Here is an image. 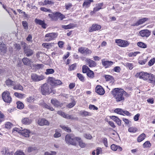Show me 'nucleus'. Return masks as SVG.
Masks as SVG:
<instances>
[{
	"mask_svg": "<svg viewBox=\"0 0 155 155\" xmlns=\"http://www.w3.org/2000/svg\"><path fill=\"white\" fill-rule=\"evenodd\" d=\"M140 53L139 51H136L134 52H130L129 53L128 55L129 57H132L135 56L137 54Z\"/></svg>",
	"mask_w": 155,
	"mask_h": 155,
	"instance_id": "603ef678",
	"label": "nucleus"
},
{
	"mask_svg": "<svg viewBox=\"0 0 155 155\" xmlns=\"http://www.w3.org/2000/svg\"><path fill=\"white\" fill-rule=\"evenodd\" d=\"M57 12L55 13H52V14H49L48 16L51 20L56 21L57 20Z\"/></svg>",
	"mask_w": 155,
	"mask_h": 155,
	"instance_id": "bb28decb",
	"label": "nucleus"
},
{
	"mask_svg": "<svg viewBox=\"0 0 155 155\" xmlns=\"http://www.w3.org/2000/svg\"><path fill=\"white\" fill-rule=\"evenodd\" d=\"M60 127L62 129L67 132H70L71 131L70 128L68 127L62 125H60Z\"/></svg>",
	"mask_w": 155,
	"mask_h": 155,
	"instance_id": "79ce46f5",
	"label": "nucleus"
},
{
	"mask_svg": "<svg viewBox=\"0 0 155 155\" xmlns=\"http://www.w3.org/2000/svg\"><path fill=\"white\" fill-rule=\"evenodd\" d=\"M125 93L122 89L119 88H115L111 91L112 94L117 102L123 101H124V94Z\"/></svg>",
	"mask_w": 155,
	"mask_h": 155,
	"instance_id": "f257e3e1",
	"label": "nucleus"
},
{
	"mask_svg": "<svg viewBox=\"0 0 155 155\" xmlns=\"http://www.w3.org/2000/svg\"><path fill=\"white\" fill-rule=\"evenodd\" d=\"M56 16H57V20L58 18H59L60 20H61L65 18L64 15L60 12H57V15Z\"/></svg>",
	"mask_w": 155,
	"mask_h": 155,
	"instance_id": "37998d69",
	"label": "nucleus"
},
{
	"mask_svg": "<svg viewBox=\"0 0 155 155\" xmlns=\"http://www.w3.org/2000/svg\"><path fill=\"white\" fill-rule=\"evenodd\" d=\"M13 126V124L10 122H7L5 123V127L7 129H10Z\"/></svg>",
	"mask_w": 155,
	"mask_h": 155,
	"instance_id": "a18cd8bd",
	"label": "nucleus"
},
{
	"mask_svg": "<svg viewBox=\"0 0 155 155\" xmlns=\"http://www.w3.org/2000/svg\"><path fill=\"white\" fill-rule=\"evenodd\" d=\"M87 74L90 78H93L94 77V74L93 72L90 70L87 72Z\"/></svg>",
	"mask_w": 155,
	"mask_h": 155,
	"instance_id": "4c0bfd02",
	"label": "nucleus"
},
{
	"mask_svg": "<svg viewBox=\"0 0 155 155\" xmlns=\"http://www.w3.org/2000/svg\"><path fill=\"white\" fill-rule=\"evenodd\" d=\"M139 34L142 37H148L150 35L151 32L147 29H144L140 31Z\"/></svg>",
	"mask_w": 155,
	"mask_h": 155,
	"instance_id": "ddd939ff",
	"label": "nucleus"
},
{
	"mask_svg": "<svg viewBox=\"0 0 155 155\" xmlns=\"http://www.w3.org/2000/svg\"><path fill=\"white\" fill-rule=\"evenodd\" d=\"M14 95L18 98H22L24 95V94L19 93L17 92H15L14 94Z\"/></svg>",
	"mask_w": 155,
	"mask_h": 155,
	"instance_id": "8fccbe9b",
	"label": "nucleus"
},
{
	"mask_svg": "<svg viewBox=\"0 0 155 155\" xmlns=\"http://www.w3.org/2000/svg\"><path fill=\"white\" fill-rule=\"evenodd\" d=\"M22 24L24 29L26 30H28V28L27 22L26 21H24L22 22Z\"/></svg>",
	"mask_w": 155,
	"mask_h": 155,
	"instance_id": "de8ad7c7",
	"label": "nucleus"
},
{
	"mask_svg": "<svg viewBox=\"0 0 155 155\" xmlns=\"http://www.w3.org/2000/svg\"><path fill=\"white\" fill-rule=\"evenodd\" d=\"M102 65L107 68L111 66L113 64V62L111 61H105L104 60H102Z\"/></svg>",
	"mask_w": 155,
	"mask_h": 155,
	"instance_id": "aec40b11",
	"label": "nucleus"
},
{
	"mask_svg": "<svg viewBox=\"0 0 155 155\" xmlns=\"http://www.w3.org/2000/svg\"><path fill=\"white\" fill-rule=\"evenodd\" d=\"M38 123L41 126L48 125L49 124V122L45 119H39L38 120Z\"/></svg>",
	"mask_w": 155,
	"mask_h": 155,
	"instance_id": "6ab92c4d",
	"label": "nucleus"
},
{
	"mask_svg": "<svg viewBox=\"0 0 155 155\" xmlns=\"http://www.w3.org/2000/svg\"><path fill=\"white\" fill-rule=\"evenodd\" d=\"M54 4V2L51 1L45 0L44 2L41 4V5H53Z\"/></svg>",
	"mask_w": 155,
	"mask_h": 155,
	"instance_id": "e433bc0d",
	"label": "nucleus"
},
{
	"mask_svg": "<svg viewBox=\"0 0 155 155\" xmlns=\"http://www.w3.org/2000/svg\"><path fill=\"white\" fill-rule=\"evenodd\" d=\"M93 0H87L85 1L83 4V7L84 8H86L89 7L91 5V3L93 2Z\"/></svg>",
	"mask_w": 155,
	"mask_h": 155,
	"instance_id": "a878e982",
	"label": "nucleus"
},
{
	"mask_svg": "<svg viewBox=\"0 0 155 155\" xmlns=\"http://www.w3.org/2000/svg\"><path fill=\"white\" fill-rule=\"evenodd\" d=\"M101 28V26L97 24H93L89 29V31L92 32L94 31H98Z\"/></svg>",
	"mask_w": 155,
	"mask_h": 155,
	"instance_id": "4468645a",
	"label": "nucleus"
},
{
	"mask_svg": "<svg viewBox=\"0 0 155 155\" xmlns=\"http://www.w3.org/2000/svg\"><path fill=\"white\" fill-rule=\"evenodd\" d=\"M126 66L129 69L131 70L133 68V64L130 63H125Z\"/></svg>",
	"mask_w": 155,
	"mask_h": 155,
	"instance_id": "5fc2aeb1",
	"label": "nucleus"
},
{
	"mask_svg": "<svg viewBox=\"0 0 155 155\" xmlns=\"http://www.w3.org/2000/svg\"><path fill=\"white\" fill-rule=\"evenodd\" d=\"M151 146V144L148 141H146L143 144V148L149 147Z\"/></svg>",
	"mask_w": 155,
	"mask_h": 155,
	"instance_id": "09e8293b",
	"label": "nucleus"
},
{
	"mask_svg": "<svg viewBox=\"0 0 155 155\" xmlns=\"http://www.w3.org/2000/svg\"><path fill=\"white\" fill-rule=\"evenodd\" d=\"M35 22L37 24L41 26V27L45 29L47 27V24L45 23L44 21H42L40 19L36 18L35 19Z\"/></svg>",
	"mask_w": 155,
	"mask_h": 155,
	"instance_id": "f3484780",
	"label": "nucleus"
},
{
	"mask_svg": "<svg viewBox=\"0 0 155 155\" xmlns=\"http://www.w3.org/2000/svg\"><path fill=\"white\" fill-rule=\"evenodd\" d=\"M61 136V134L57 131L56 130L55 131V133L54 134V137L55 138H58L60 137Z\"/></svg>",
	"mask_w": 155,
	"mask_h": 155,
	"instance_id": "774afa93",
	"label": "nucleus"
},
{
	"mask_svg": "<svg viewBox=\"0 0 155 155\" xmlns=\"http://www.w3.org/2000/svg\"><path fill=\"white\" fill-rule=\"evenodd\" d=\"M78 52L82 54H90L92 53V51L87 48H85L83 47H81L78 49Z\"/></svg>",
	"mask_w": 155,
	"mask_h": 155,
	"instance_id": "f8f14e48",
	"label": "nucleus"
},
{
	"mask_svg": "<svg viewBox=\"0 0 155 155\" xmlns=\"http://www.w3.org/2000/svg\"><path fill=\"white\" fill-rule=\"evenodd\" d=\"M149 74L146 72H141L137 73L136 75L137 78L140 79H142L144 80H147Z\"/></svg>",
	"mask_w": 155,
	"mask_h": 155,
	"instance_id": "1a4fd4ad",
	"label": "nucleus"
},
{
	"mask_svg": "<svg viewBox=\"0 0 155 155\" xmlns=\"http://www.w3.org/2000/svg\"><path fill=\"white\" fill-rule=\"evenodd\" d=\"M27 101L29 103H32L34 101V98L33 97H30L26 99Z\"/></svg>",
	"mask_w": 155,
	"mask_h": 155,
	"instance_id": "13d9d810",
	"label": "nucleus"
},
{
	"mask_svg": "<svg viewBox=\"0 0 155 155\" xmlns=\"http://www.w3.org/2000/svg\"><path fill=\"white\" fill-rule=\"evenodd\" d=\"M146 137V135L144 133H142L137 137V142H141L145 139Z\"/></svg>",
	"mask_w": 155,
	"mask_h": 155,
	"instance_id": "c756f323",
	"label": "nucleus"
},
{
	"mask_svg": "<svg viewBox=\"0 0 155 155\" xmlns=\"http://www.w3.org/2000/svg\"><path fill=\"white\" fill-rule=\"evenodd\" d=\"M147 58H148L147 57L145 59L142 60H140L139 61V63L141 65L144 64H145V63L147 61Z\"/></svg>",
	"mask_w": 155,
	"mask_h": 155,
	"instance_id": "0e129e2a",
	"label": "nucleus"
},
{
	"mask_svg": "<svg viewBox=\"0 0 155 155\" xmlns=\"http://www.w3.org/2000/svg\"><path fill=\"white\" fill-rule=\"evenodd\" d=\"M60 127L62 129L67 132H70L71 131L70 128L68 127L62 125H60Z\"/></svg>",
	"mask_w": 155,
	"mask_h": 155,
	"instance_id": "a19ab883",
	"label": "nucleus"
},
{
	"mask_svg": "<svg viewBox=\"0 0 155 155\" xmlns=\"http://www.w3.org/2000/svg\"><path fill=\"white\" fill-rule=\"evenodd\" d=\"M84 137L87 139L89 140H90L92 138V136L89 134H84Z\"/></svg>",
	"mask_w": 155,
	"mask_h": 155,
	"instance_id": "69168bd1",
	"label": "nucleus"
},
{
	"mask_svg": "<svg viewBox=\"0 0 155 155\" xmlns=\"http://www.w3.org/2000/svg\"><path fill=\"white\" fill-rule=\"evenodd\" d=\"M148 79L147 81L149 83L155 84V76L154 75L150 73Z\"/></svg>",
	"mask_w": 155,
	"mask_h": 155,
	"instance_id": "b1692460",
	"label": "nucleus"
},
{
	"mask_svg": "<svg viewBox=\"0 0 155 155\" xmlns=\"http://www.w3.org/2000/svg\"><path fill=\"white\" fill-rule=\"evenodd\" d=\"M21 134L25 137H29V134L30 133V131L27 129L22 130V128H21Z\"/></svg>",
	"mask_w": 155,
	"mask_h": 155,
	"instance_id": "4be33fe9",
	"label": "nucleus"
},
{
	"mask_svg": "<svg viewBox=\"0 0 155 155\" xmlns=\"http://www.w3.org/2000/svg\"><path fill=\"white\" fill-rule=\"evenodd\" d=\"M117 146L114 144H113L111 146V149L114 151L117 150Z\"/></svg>",
	"mask_w": 155,
	"mask_h": 155,
	"instance_id": "338daca9",
	"label": "nucleus"
},
{
	"mask_svg": "<svg viewBox=\"0 0 155 155\" xmlns=\"http://www.w3.org/2000/svg\"><path fill=\"white\" fill-rule=\"evenodd\" d=\"M31 78L32 81L35 82H38L43 80L45 77L43 75H38L36 74L33 73L31 74Z\"/></svg>",
	"mask_w": 155,
	"mask_h": 155,
	"instance_id": "6e6552de",
	"label": "nucleus"
},
{
	"mask_svg": "<svg viewBox=\"0 0 155 155\" xmlns=\"http://www.w3.org/2000/svg\"><path fill=\"white\" fill-rule=\"evenodd\" d=\"M155 62V58L151 59L148 62V64L150 66L153 65Z\"/></svg>",
	"mask_w": 155,
	"mask_h": 155,
	"instance_id": "680f3d73",
	"label": "nucleus"
},
{
	"mask_svg": "<svg viewBox=\"0 0 155 155\" xmlns=\"http://www.w3.org/2000/svg\"><path fill=\"white\" fill-rule=\"evenodd\" d=\"M95 91L99 94L102 95L105 93L103 87L100 85H97L95 88Z\"/></svg>",
	"mask_w": 155,
	"mask_h": 155,
	"instance_id": "a211bd4d",
	"label": "nucleus"
},
{
	"mask_svg": "<svg viewBox=\"0 0 155 155\" xmlns=\"http://www.w3.org/2000/svg\"><path fill=\"white\" fill-rule=\"evenodd\" d=\"M57 153L55 151H51L50 152H45L44 155H56Z\"/></svg>",
	"mask_w": 155,
	"mask_h": 155,
	"instance_id": "49530a36",
	"label": "nucleus"
},
{
	"mask_svg": "<svg viewBox=\"0 0 155 155\" xmlns=\"http://www.w3.org/2000/svg\"><path fill=\"white\" fill-rule=\"evenodd\" d=\"M105 78L107 81L111 80L113 79V77L112 76L108 75H105Z\"/></svg>",
	"mask_w": 155,
	"mask_h": 155,
	"instance_id": "052dcab7",
	"label": "nucleus"
},
{
	"mask_svg": "<svg viewBox=\"0 0 155 155\" xmlns=\"http://www.w3.org/2000/svg\"><path fill=\"white\" fill-rule=\"evenodd\" d=\"M13 89L15 90H19L21 91L23 90V88L22 86L19 84H14L13 86Z\"/></svg>",
	"mask_w": 155,
	"mask_h": 155,
	"instance_id": "c85d7f7f",
	"label": "nucleus"
},
{
	"mask_svg": "<svg viewBox=\"0 0 155 155\" xmlns=\"http://www.w3.org/2000/svg\"><path fill=\"white\" fill-rule=\"evenodd\" d=\"M48 80L52 86L60 85L62 84V82L60 80H56L52 77H49Z\"/></svg>",
	"mask_w": 155,
	"mask_h": 155,
	"instance_id": "9d476101",
	"label": "nucleus"
},
{
	"mask_svg": "<svg viewBox=\"0 0 155 155\" xmlns=\"http://www.w3.org/2000/svg\"><path fill=\"white\" fill-rule=\"evenodd\" d=\"M76 66V64H74L69 67V70L71 71L75 69Z\"/></svg>",
	"mask_w": 155,
	"mask_h": 155,
	"instance_id": "bf43d9fd",
	"label": "nucleus"
},
{
	"mask_svg": "<svg viewBox=\"0 0 155 155\" xmlns=\"http://www.w3.org/2000/svg\"><path fill=\"white\" fill-rule=\"evenodd\" d=\"M41 91L42 94L45 95L51 93L52 90L50 86L47 84H45L41 86Z\"/></svg>",
	"mask_w": 155,
	"mask_h": 155,
	"instance_id": "7ed1b4c3",
	"label": "nucleus"
},
{
	"mask_svg": "<svg viewBox=\"0 0 155 155\" xmlns=\"http://www.w3.org/2000/svg\"><path fill=\"white\" fill-rule=\"evenodd\" d=\"M90 70V68L87 66L84 65L82 67V72L84 73H87Z\"/></svg>",
	"mask_w": 155,
	"mask_h": 155,
	"instance_id": "58836bf2",
	"label": "nucleus"
},
{
	"mask_svg": "<svg viewBox=\"0 0 155 155\" xmlns=\"http://www.w3.org/2000/svg\"><path fill=\"white\" fill-rule=\"evenodd\" d=\"M14 155H25V153L22 151L18 150L17 151L14 153Z\"/></svg>",
	"mask_w": 155,
	"mask_h": 155,
	"instance_id": "864d4df0",
	"label": "nucleus"
},
{
	"mask_svg": "<svg viewBox=\"0 0 155 155\" xmlns=\"http://www.w3.org/2000/svg\"><path fill=\"white\" fill-rule=\"evenodd\" d=\"M114 112L120 114H123V111L120 108H117L115 110Z\"/></svg>",
	"mask_w": 155,
	"mask_h": 155,
	"instance_id": "3c124183",
	"label": "nucleus"
},
{
	"mask_svg": "<svg viewBox=\"0 0 155 155\" xmlns=\"http://www.w3.org/2000/svg\"><path fill=\"white\" fill-rule=\"evenodd\" d=\"M6 84L8 87H11L14 86L15 82L10 79H8L5 81Z\"/></svg>",
	"mask_w": 155,
	"mask_h": 155,
	"instance_id": "473e14b6",
	"label": "nucleus"
},
{
	"mask_svg": "<svg viewBox=\"0 0 155 155\" xmlns=\"http://www.w3.org/2000/svg\"><path fill=\"white\" fill-rule=\"evenodd\" d=\"M75 27V25L73 23H70L68 25H62V28L65 29H70L73 28Z\"/></svg>",
	"mask_w": 155,
	"mask_h": 155,
	"instance_id": "cd10ccee",
	"label": "nucleus"
},
{
	"mask_svg": "<svg viewBox=\"0 0 155 155\" xmlns=\"http://www.w3.org/2000/svg\"><path fill=\"white\" fill-rule=\"evenodd\" d=\"M24 50L25 54L27 57L32 55L34 54L33 51L30 48L26 47L27 44L25 43H23L22 44Z\"/></svg>",
	"mask_w": 155,
	"mask_h": 155,
	"instance_id": "423d86ee",
	"label": "nucleus"
},
{
	"mask_svg": "<svg viewBox=\"0 0 155 155\" xmlns=\"http://www.w3.org/2000/svg\"><path fill=\"white\" fill-rule=\"evenodd\" d=\"M85 61L87 63V64L90 67H94L96 66L97 64L96 62L90 59L87 58L85 60Z\"/></svg>",
	"mask_w": 155,
	"mask_h": 155,
	"instance_id": "dca6fc26",
	"label": "nucleus"
},
{
	"mask_svg": "<svg viewBox=\"0 0 155 155\" xmlns=\"http://www.w3.org/2000/svg\"><path fill=\"white\" fill-rule=\"evenodd\" d=\"M51 102L52 104L55 107H58L60 105V103L55 99H51Z\"/></svg>",
	"mask_w": 155,
	"mask_h": 155,
	"instance_id": "2f4dec72",
	"label": "nucleus"
},
{
	"mask_svg": "<svg viewBox=\"0 0 155 155\" xmlns=\"http://www.w3.org/2000/svg\"><path fill=\"white\" fill-rule=\"evenodd\" d=\"M78 141L79 143V146L81 148H84L86 146L85 143L83 142L82 140H81L80 138V140H77Z\"/></svg>",
	"mask_w": 155,
	"mask_h": 155,
	"instance_id": "c03bdc74",
	"label": "nucleus"
},
{
	"mask_svg": "<svg viewBox=\"0 0 155 155\" xmlns=\"http://www.w3.org/2000/svg\"><path fill=\"white\" fill-rule=\"evenodd\" d=\"M137 45L141 48H145L147 47V45L143 42H139L137 43Z\"/></svg>",
	"mask_w": 155,
	"mask_h": 155,
	"instance_id": "72a5a7b5",
	"label": "nucleus"
},
{
	"mask_svg": "<svg viewBox=\"0 0 155 155\" xmlns=\"http://www.w3.org/2000/svg\"><path fill=\"white\" fill-rule=\"evenodd\" d=\"M4 114L0 111V124L4 121Z\"/></svg>",
	"mask_w": 155,
	"mask_h": 155,
	"instance_id": "e2e57ef3",
	"label": "nucleus"
},
{
	"mask_svg": "<svg viewBox=\"0 0 155 155\" xmlns=\"http://www.w3.org/2000/svg\"><path fill=\"white\" fill-rule=\"evenodd\" d=\"M38 151V147L35 146H29L27 148V152L32 154L37 153Z\"/></svg>",
	"mask_w": 155,
	"mask_h": 155,
	"instance_id": "9b49d317",
	"label": "nucleus"
},
{
	"mask_svg": "<svg viewBox=\"0 0 155 155\" xmlns=\"http://www.w3.org/2000/svg\"><path fill=\"white\" fill-rule=\"evenodd\" d=\"M80 140V137H75L72 134H68L65 137V140L66 143L74 145H76L77 140Z\"/></svg>",
	"mask_w": 155,
	"mask_h": 155,
	"instance_id": "f03ea898",
	"label": "nucleus"
},
{
	"mask_svg": "<svg viewBox=\"0 0 155 155\" xmlns=\"http://www.w3.org/2000/svg\"><path fill=\"white\" fill-rule=\"evenodd\" d=\"M22 122L25 124H31L32 122V120L31 118H25L22 120Z\"/></svg>",
	"mask_w": 155,
	"mask_h": 155,
	"instance_id": "393cba45",
	"label": "nucleus"
},
{
	"mask_svg": "<svg viewBox=\"0 0 155 155\" xmlns=\"http://www.w3.org/2000/svg\"><path fill=\"white\" fill-rule=\"evenodd\" d=\"M7 47L3 43L0 42V51L3 53L5 54L7 52Z\"/></svg>",
	"mask_w": 155,
	"mask_h": 155,
	"instance_id": "5701e85b",
	"label": "nucleus"
},
{
	"mask_svg": "<svg viewBox=\"0 0 155 155\" xmlns=\"http://www.w3.org/2000/svg\"><path fill=\"white\" fill-rule=\"evenodd\" d=\"M58 35L56 33L52 32L46 34L45 37V40L46 41H49L55 39L57 37Z\"/></svg>",
	"mask_w": 155,
	"mask_h": 155,
	"instance_id": "39448f33",
	"label": "nucleus"
},
{
	"mask_svg": "<svg viewBox=\"0 0 155 155\" xmlns=\"http://www.w3.org/2000/svg\"><path fill=\"white\" fill-rule=\"evenodd\" d=\"M54 72V69L52 68H48L46 69V71L45 72V74L46 75H48L53 74Z\"/></svg>",
	"mask_w": 155,
	"mask_h": 155,
	"instance_id": "f704fd0d",
	"label": "nucleus"
},
{
	"mask_svg": "<svg viewBox=\"0 0 155 155\" xmlns=\"http://www.w3.org/2000/svg\"><path fill=\"white\" fill-rule=\"evenodd\" d=\"M40 9L41 11H43L44 12H48L49 13H52L51 10L49 9H47L44 7H41L40 8Z\"/></svg>",
	"mask_w": 155,
	"mask_h": 155,
	"instance_id": "4d7b16f0",
	"label": "nucleus"
},
{
	"mask_svg": "<svg viewBox=\"0 0 155 155\" xmlns=\"http://www.w3.org/2000/svg\"><path fill=\"white\" fill-rule=\"evenodd\" d=\"M77 76L80 81L83 82L84 81V78L82 74H81L78 73L77 74Z\"/></svg>",
	"mask_w": 155,
	"mask_h": 155,
	"instance_id": "6e6d98bb",
	"label": "nucleus"
},
{
	"mask_svg": "<svg viewBox=\"0 0 155 155\" xmlns=\"http://www.w3.org/2000/svg\"><path fill=\"white\" fill-rule=\"evenodd\" d=\"M22 60L25 65H28L30 63V60L27 58H23Z\"/></svg>",
	"mask_w": 155,
	"mask_h": 155,
	"instance_id": "c9c22d12",
	"label": "nucleus"
},
{
	"mask_svg": "<svg viewBox=\"0 0 155 155\" xmlns=\"http://www.w3.org/2000/svg\"><path fill=\"white\" fill-rule=\"evenodd\" d=\"M2 98L4 102L10 104L12 101V98L10 96V92L6 91L2 94Z\"/></svg>",
	"mask_w": 155,
	"mask_h": 155,
	"instance_id": "20e7f679",
	"label": "nucleus"
},
{
	"mask_svg": "<svg viewBox=\"0 0 155 155\" xmlns=\"http://www.w3.org/2000/svg\"><path fill=\"white\" fill-rule=\"evenodd\" d=\"M148 20V18H144L138 20L136 22L134 23L132 25L133 26H138L145 22V21Z\"/></svg>",
	"mask_w": 155,
	"mask_h": 155,
	"instance_id": "2eb2a0df",
	"label": "nucleus"
},
{
	"mask_svg": "<svg viewBox=\"0 0 155 155\" xmlns=\"http://www.w3.org/2000/svg\"><path fill=\"white\" fill-rule=\"evenodd\" d=\"M58 114L66 118L72 120L74 119V118L72 116L68 114L66 115L64 113L61 111H58Z\"/></svg>",
	"mask_w": 155,
	"mask_h": 155,
	"instance_id": "412c9836",
	"label": "nucleus"
},
{
	"mask_svg": "<svg viewBox=\"0 0 155 155\" xmlns=\"http://www.w3.org/2000/svg\"><path fill=\"white\" fill-rule=\"evenodd\" d=\"M128 130L130 132L135 133L137 131V129L135 127H131L129 128Z\"/></svg>",
	"mask_w": 155,
	"mask_h": 155,
	"instance_id": "ea45409f",
	"label": "nucleus"
},
{
	"mask_svg": "<svg viewBox=\"0 0 155 155\" xmlns=\"http://www.w3.org/2000/svg\"><path fill=\"white\" fill-rule=\"evenodd\" d=\"M115 42L117 43L118 46L122 47H127L130 44L129 42L127 41L120 39H116Z\"/></svg>",
	"mask_w": 155,
	"mask_h": 155,
	"instance_id": "0eeeda50",
	"label": "nucleus"
},
{
	"mask_svg": "<svg viewBox=\"0 0 155 155\" xmlns=\"http://www.w3.org/2000/svg\"><path fill=\"white\" fill-rule=\"evenodd\" d=\"M79 114L80 115L83 117L86 116H91V114L88 112L81 110L79 112Z\"/></svg>",
	"mask_w": 155,
	"mask_h": 155,
	"instance_id": "7c9ffc66",
	"label": "nucleus"
}]
</instances>
